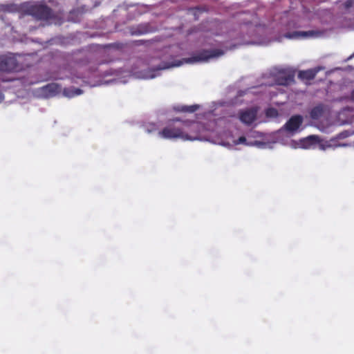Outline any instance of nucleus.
<instances>
[{
    "instance_id": "16",
    "label": "nucleus",
    "mask_w": 354,
    "mask_h": 354,
    "mask_svg": "<svg viewBox=\"0 0 354 354\" xmlns=\"http://www.w3.org/2000/svg\"><path fill=\"white\" fill-rule=\"evenodd\" d=\"M266 115L267 117L275 118L278 115V111L274 108H269L266 111Z\"/></svg>"
},
{
    "instance_id": "18",
    "label": "nucleus",
    "mask_w": 354,
    "mask_h": 354,
    "mask_svg": "<svg viewBox=\"0 0 354 354\" xmlns=\"http://www.w3.org/2000/svg\"><path fill=\"white\" fill-rule=\"evenodd\" d=\"M344 5L346 9H348L353 6V0H346Z\"/></svg>"
},
{
    "instance_id": "3",
    "label": "nucleus",
    "mask_w": 354,
    "mask_h": 354,
    "mask_svg": "<svg viewBox=\"0 0 354 354\" xmlns=\"http://www.w3.org/2000/svg\"><path fill=\"white\" fill-rule=\"evenodd\" d=\"M25 12L38 20L46 21L54 17L52 9L43 4L29 5L26 7Z\"/></svg>"
},
{
    "instance_id": "11",
    "label": "nucleus",
    "mask_w": 354,
    "mask_h": 354,
    "mask_svg": "<svg viewBox=\"0 0 354 354\" xmlns=\"http://www.w3.org/2000/svg\"><path fill=\"white\" fill-rule=\"evenodd\" d=\"M318 71L319 68H311L306 71H301L298 73V78L306 84H309L310 81L313 80L315 77Z\"/></svg>"
},
{
    "instance_id": "1",
    "label": "nucleus",
    "mask_w": 354,
    "mask_h": 354,
    "mask_svg": "<svg viewBox=\"0 0 354 354\" xmlns=\"http://www.w3.org/2000/svg\"><path fill=\"white\" fill-rule=\"evenodd\" d=\"M200 135V124L197 122L183 124L182 128L168 126L158 132V136L165 139L180 138L183 140H194Z\"/></svg>"
},
{
    "instance_id": "17",
    "label": "nucleus",
    "mask_w": 354,
    "mask_h": 354,
    "mask_svg": "<svg viewBox=\"0 0 354 354\" xmlns=\"http://www.w3.org/2000/svg\"><path fill=\"white\" fill-rule=\"evenodd\" d=\"M40 88H60L59 86L57 84H48L46 85L43 86Z\"/></svg>"
},
{
    "instance_id": "15",
    "label": "nucleus",
    "mask_w": 354,
    "mask_h": 354,
    "mask_svg": "<svg viewBox=\"0 0 354 354\" xmlns=\"http://www.w3.org/2000/svg\"><path fill=\"white\" fill-rule=\"evenodd\" d=\"M200 106L198 104L194 105H181L177 106L174 107V110L178 112H183V113H194L199 109Z\"/></svg>"
},
{
    "instance_id": "20",
    "label": "nucleus",
    "mask_w": 354,
    "mask_h": 354,
    "mask_svg": "<svg viewBox=\"0 0 354 354\" xmlns=\"http://www.w3.org/2000/svg\"><path fill=\"white\" fill-rule=\"evenodd\" d=\"M4 100V95L3 93L0 91V103Z\"/></svg>"
},
{
    "instance_id": "9",
    "label": "nucleus",
    "mask_w": 354,
    "mask_h": 354,
    "mask_svg": "<svg viewBox=\"0 0 354 354\" xmlns=\"http://www.w3.org/2000/svg\"><path fill=\"white\" fill-rule=\"evenodd\" d=\"M322 35V32L318 30H308V31H294L285 34V37L288 39H298L300 37H315Z\"/></svg>"
},
{
    "instance_id": "10",
    "label": "nucleus",
    "mask_w": 354,
    "mask_h": 354,
    "mask_svg": "<svg viewBox=\"0 0 354 354\" xmlns=\"http://www.w3.org/2000/svg\"><path fill=\"white\" fill-rule=\"evenodd\" d=\"M303 122V118L300 115L292 116L285 124V128L288 131L293 132L297 131Z\"/></svg>"
},
{
    "instance_id": "19",
    "label": "nucleus",
    "mask_w": 354,
    "mask_h": 354,
    "mask_svg": "<svg viewBox=\"0 0 354 354\" xmlns=\"http://www.w3.org/2000/svg\"><path fill=\"white\" fill-rule=\"evenodd\" d=\"M247 140H246V138L245 136H241L239 138L236 143L237 144H245V145H248L247 142H246Z\"/></svg>"
},
{
    "instance_id": "6",
    "label": "nucleus",
    "mask_w": 354,
    "mask_h": 354,
    "mask_svg": "<svg viewBox=\"0 0 354 354\" xmlns=\"http://www.w3.org/2000/svg\"><path fill=\"white\" fill-rule=\"evenodd\" d=\"M19 66L15 57L8 55H0V72L18 71Z\"/></svg>"
},
{
    "instance_id": "24",
    "label": "nucleus",
    "mask_w": 354,
    "mask_h": 354,
    "mask_svg": "<svg viewBox=\"0 0 354 354\" xmlns=\"http://www.w3.org/2000/svg\"><path fill=\"white\" fill-rule=\"evenodd\" d=\"M241 93H240V95H243V93H244V91H241Z\"/></svg>"
},
{
    "instance_id": "21",
    "label": "nucleus",
    "mask_w": 354,
    "mask_h": 354,
    "mask_svg": "<svg viewBox=\"0 0 354 354\" xmlns=\"http://www.w3.org/2000/svg\"><path fill=\"white\" fill-rule=\"evenodd\" d=\"M147 133H151L153 131V129H147Z\"/></svg>"
},
{
    "instance_id": "2",
    "label": "nucleus",
    "mask_w": 354,
    "mask_h": 354,
    "mask_svg": "<svg viewBox=\"0 0 354 354\" xmlns=\"http://www.w3.org/2000/svg\"><path fill=\"white\" fill-rule=\"evenodd\" d=\"M274 83L269 84L268 86L273 85L290 86L295 82V72L288 69L274 68L270 73Z\"/></svg>"
},
{
    "instance_id": "23",
    "label": "nucleus",
    "mask_w": 354,
    "mask_h": 354,
    "mask_svg": "<svg viewBox=\"0 0 354 354\" xmlns=\"http://www.w3.org/2000/svg\"><path fill=\"white\" fill-rule=\"evenodd\" d=\"M352 98H354V90L352 92Z\"/></svg>"
},
{
    "instance_id": "22",
    "label": "nucleus",
    "mask_w": 354,
    "mask_h": 354,
    "mask_svg": "<svg viewBox=\"0 0 354 354\" xmlns=\"http://www.w3.org/2000/svg\"><path fill=\"white\" fill-rule=\"evenodd\" d=\"M172 120L173 121H179V119L178 118H176L173 119Z\"/></svg>"
},
{
    "instance_id": "5",
    "label": "nucleus",
    "mask_w": 354,
    "mask_h": 354,
    "mask_svg": "<svg viewBox=\"0 0 354 354\" xmlns=\"http://www.w3.org/2000/svg\"><path fill=\"white\" fill-rule=\"evenodd\" d=\"M33 95L38 97L50 98L63 96L71 98L83 93V90H35Z\"/></svg>"
},
{
    "instance_id": "14",
    "label": "nucleus",
    "mask_w": 354,
    "mask_h": 354,
    "mask_svg": "<svg viewBox=\"0 0 354 354\" xmlns=\"http://www.w3.org/2000/svg\"><path fill=\"white\" fill-rule=\"evenodd\" d=\"M182 63H183V62H181V61H178L177 62L171 63V64L162 63L157 68L153 69L152 71H151L149 72L150 75H147L146 77L147 78H154L156 76V72H158L160 70H162V69H167V68H169L174 67V66H179L181 65Z\"/></svg>"
},
{
    "instance_id": "12",
    "label": "nucleus",
    "mask_w": 354,
    "mask_h": 354,
    "mask_svg": "<svg viewBox=\"0 0 354 354\" xmlns=\"http://www.w3.org/2000/svg\"><path fill=\"white\" fill-rule=\"evenodd\" d=\"M155 31V28H152L149 24H140L137 27L131 28V34L132 35H141Z\"/></svg>"
},
{
    "instance_id": "13",
    "label": "nucleus",
    "mask_w": 354,
    "mask_h": 354,
    "mask_svg": "<svg viewBox=\"0 0 354 354\" xmlns=\"http://www.w3.org/2000/svg\"><path fill=\"white\" fill-rule=\"evenodd\" d=\"M326 109V106L323 104H319L311 109L310 116L313 120H318L324 115Z\"/></svg>"
},
{
    "instance_id": "7",
    "label": "nucleus",
    "mask_w": 354,
    "mask_h": 354,
    "mask_svg": "<svg viewBox=\"0 0 354 354\" xmlns=\"http://www.w3.org/2000/svg\"><path fill=\"white\" fill-rule=\"evenodd\" d=\"M337 120L341 124L353 122L354 120V108L345 107L337 114Z\"/></svg>"
},
{
    "instance_id": "8",
    "label": "nucleus",
    "mask_w": 354,
    "mask_h": 354,
    "mask_svg": "<svg viewBox=\"0 0 354 354\" xmlns=\"http://www.w3.org/2000/svg\"><path fill=\"white\" fill-rule=\"evenodd\" d=\"M257 109L250 108L239 113V120L244 124L250 125L257 119Z\"/></svg>"
},
{
    "instance_id": "4",
    "label": "nucleus",
    "mask_w": 354,
    "mask_h": 354,
    "mask_svg": "<svg viewBox=\"0 0 354 354\" xmlns=\"http://www.w3.org/2000/svg\"><path fill=\"white\" fill-rule=\"evenodd\" d=\"M224 54V52L220 49L207 50L203 49L196 53L191 57L185 59V63L192 64L195 62H207L212 58L218 57Z\"/></svg>"
}]
</instances>
